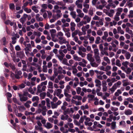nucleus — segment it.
Listing matches in <instances>:
<instances>
[{
    "instance_id": "f257e3e1",
    "label": "nucleus",
    "mask_w": 133,
    "mask_h": 133,
    "mask_svg": "<svg viewBox=\"0 0 133 133\" xmlns=\"http://www.w3.org/2000/svg\"><path fill=\"white\" fill-rule=\"evenodd\" d=\"M18 95L20 98V100L22 102L26 101L28 99V98L27 97L24 96L22 94L19 93Z\"/></svg>"
},
{
    "instance_id": "f03ea898",
    "label": "nucleus",
    "mask_w": 133,
    "mask_h": 133,
    "mask_svg": "<svg viewBox=\"0 0 133 133\" xmlns=\"http://www.w3.org/2000/svg\"><path fill=\"white\" fill-rule=\"evenodd\" d=\"M16 54L17 57H19L21 59L24 56V54L23 51L17 52Z\"/></svg>"
},
{
    "instance_id": "7ed1b4c3",
    "label": "nucleus",
    "mask_w": 133,
    "mask_h": 133,
    "mask_svg": "<svg viewBox=\"0 0 133 133\" xmlns=\"http://www.w3.org/2000/svg\"><path fill=\"white\" fill-rule=\"evenodd\" d=\"M95 82L96 83V86L98 87V88H100L101 86V81L99 80L98 79H96L95 80Z\"/></svg>"
},
{
    "instance_id": "20e7f679",
    "label": "nucleus",
    "mask_w": 133,
    "mask_h": 133,
    "mask_svg": "<svg viewBox=\"0 0 133 133\" xmlns=\"http://www.w3.org/2000/svg\"><path fill=\"white\" fill-rule=\"evenodd\" d=\"M39 16L40 15L39 14H37L36 15L35 18L36 20L38 22L42 21L43 20V19L42 17H39Z\"/></svg>"
},
{
    "instance_id": "39448f33",
    "label": "nucleus",
    "mask_w": 133,
    "mask_h": 133,
    "mask_svg": "<svg viewBox=\"0 0 133 133\" xmlns=\"http://www.w3.org/2000/svg\"><path fill=\"white\" fill-rule=\"evenodd\" d=\"M74 59L76 61H80L82 60V58L77 56L76 54L73 55Z\"/></svg>"
},
{
    "instance_id": "423d86ee",
    "label": "nucleus",
    "mask_w": 133,
    "mask_h": 133,
    "mask_svg": "<svg viewBox=\"0 0 133 133\" xmlns=\"http://www.w3.org/2000/svg\"><path fill=\"white\" fill-rule=\"evenodd\" d=\"M95 57L97 63L98 64L100 63L101 61V60L99 55L95 56Z\"/></svg>"
},
{
    "instance_id": "0eeeda50",
    "label": "nucleus",
    "mask_w": 133,
    "mask_h": 133,
    "mask_svg": "<svg viewBox=\"0 0 133 133\" xmlns=\"http://www.w3.org/2000/svg\"><path fill=\"white\" fill-rule=\"evenodd\" d=\"M132 111L130 109L126 110L124 112L125 114L127 115H130L132 114Z\"/></svg>"
},
{
    "instance_id": "6e6552de",
    "label": "nucleus",
    "mask_w": 133,
    "mask_h": 133,
    "mask_svg": "<svg viewBox=\"0 0 133 133\" xmlns=\"http://www.w3.org/2000/svg\"><path fill=\"white\" fill-rule=\"evenodd\" d=\"M63 64L66 65L68 66H71V65H70L68 63V60L66 58H64L63 61L62 62Z\"/></svg>"
},
{
    "instance_id": "1a4fd4ad",
    "label": "nucleus",
    "mask_w": 133,
    "mask_h": 133,
    "mask_svg": "<svg viewBox=\"0 0 133 133\" xmlns=\"http://www.w3.org/2000/svg\"><path fill=\"white\" fill-rule=\"evenodd\" d=\"M45 127L47 129H49L52 128V126L50 123L47 122L46 124V125L45 126Z\"/></svg>"
},
{
    "instance_id": "9d476101",
    "label": "nucleus",
    "mask_w": 133,
    "mask_h": 133,
    "mask_svg": "<svg viewBox=\"0 0 133 133\" xmlns=\"http://www.w3.org/2000/svg\"><path fill=\"white\" fill-rule=\"evenodd\" d=\"M92 55L90 54H88L87 55V59L90 62L91 61L92 58Z\"/></svg>"
},
{
    "instance_id": "9b49d317",
    "label": "nucleus",
    "mask_w": 133,
    "mask_h": 133,
    "mask_svg": "<svg viewBox=\"0 0 133 133\" xmlns=\"http://www.w3.org/2000/svg\"><path fill=\"white\" fill-rule=\"evenodd\" d=\"M51 107L52 109H55L57 107V105L56 103H54L53 102H51Z\"/></svg>"
},
{
    "instance_id": "f8f14e48",
    "label": "nucleus",
    "mask_w": 133,
    "mask_h": 133,
    "mask_svg": "<svg viewBox=\"0 0 133 133\" xmlns=\"http://www.w3.org/2000/svg\"><path fill=\"white\" fill-rule=\"evenodd\" d=\"M69 117V116L68 115H66L65 116H64L63 115L62 116L61 119V120H67Z\"/></svg>"
},
{
    "instance_id": "ddd939ff",
    "label": "nucleus",
    "mask_w": 133,
    "mask_h": 133,
    "mask_svg": "<svg viewBox=\"0 0 133 133\" xmlns=\"http://www.w3.org/2000/svg\"><path fill=\"white\" fill-rule=\"evenodd\" d=\"M70 113V111L69 108L67 109L63 112V114L64 115H66L68 114H69Z\"/></svg>"
},
{
    "instance_id": "4468645a",
    "label": "nucleus",
    "mask_w": 133,
    "mask_h": 133,
    "mask_svg": "<svg viewBox=\"0 0 133 133\" xmlns=\"http://www.w3.org/2000/svg\"><path fill=\"white\" fill-rule=\"evenodd\" d=\"M46 95V93L45 92H43L41 93L40 94V96L41 99H44Z\"/></svg>"
},
{
    "instance_id": "2eb2a0df",
    "label": "nucleus",
    "mask_w": 133,
    "mask_h": 133,
    "mask_svg": "<svg viewBox=\"0 0 133 133\" xmlns=\"http://www.w3.org/2000/svg\"><path fill=\"white\" fill-rule=\"evenodd\" d=\"M1 16L3 19L4 20H5L6 18V16L5 13L4 11H2V12L1 13Z\"/></svg>"
},
{
    "instance_id": "dca6fc26",
    "label": "nucleus",
    "mask_w": 133,
    "mask_h": 133,
    "mask_svg": "<svg viewBox=\"0 0 133 133\" xmlns=\"http://www.w3.org/2000/svg\"><path fill=\"white\" fill-rule=\"evenodd\" d=\"M111 129L114 130L116 128V122H112L111 124Z\"/></svg>"
},
{
    "instance_id": "f3484780",
    "label": "nucleus",
    "mask_w": 133,
    "mask_h": 133,
    "mask_svg": "<svg viewBox=\"0 0 133 133\" xmlns=\"http://www.w3.org/2000/svg\"><path fill=\"white\" fill-rule=\"evenodd\" d=\"M40 77H41V81H44L46 79V77L44 76V74H40L39 75Z\"/></svg>"
},
{
    "instance_id": "a211bd4d",
    "label": "nucleus",
    "mask_w": 133,
    "mask_h": 133,
    "mask_svg": "<svg viewBox=\"0 0 133 133\" xmlns=\"http://www.w3.org/2000/svg\"><path fill=\"white\" fill-rule=\"evenodd\" d=\"M78 31L79 30H75L74 32L72 33V37H74L76 35L78 34Z\"/></svg>"
},
{
    "instance_id": "6ab92c4d",
    "label": "nucleus",
    "mask_w": 133,
    "mask_h": 133,
    "mask_svg": "<svg viewBox=\"0 0 133 133\" xmlns=\"http://www.w3.org/2000/svg\"><path fill=\"white\" fill-rule=\"evenodd\" d=\"M76 12L75 11H72L70 13V15L72 16L73 18H75L76 17Z\"/></svg>"
},
{
    "instance_id": "aec40b11",
    "label": "nucleus",
    "mask_w": 133,
    "mask_h": 133,
    "mask_svg": "<svg viewBox=\"0 0 133 133\" xmlns=\"http://www.w3.org/2000/svg\"><path fill=\"white\" fill-rule=\"evenodd\" d=\"M58 70L57 72L59 74H61L62 73V71L63 70V68L61 66H59L58 68Z\"/></svg>"
},
{
    "instance_id": "412c9836",
    "label": "nucleus",
    "mask_w": 133,
    "mask_h": 133,
    "mask_svg": "<svg viewBox=\"0 0 133 133\" xmlns=\"http://www.w3.org/2000/svg\"><path fill=\"white\" fill-rule=\"evenodd\" d=\"M90 64L91 66L93 67H97L98 65V64L95 62H91Z\"/></svg>"
},
{
    "instance_id": "4be33fe9",
    "label": "nucleus",
    "mask_w": 133,
    "mask_h": 133,
    "mask_svg": "<svg viewBox=\"0 0 133 133\" xmlns=\"http://www.w3.org/2000/svg\"><path fill=\"white\" fill-rule=\"evenodd\" d=\"M42 85H41V84L38 85V86L37 88V92H38L40 93V92H42V90L41 89V87H42Z\"/></svg>"
},
{
    "instance_id": "5701e85b",
    "label": "nucleus",
    "mask_w": 133,
    "mask_h": 133,
    "mask_svg": "<svg viewBox=\"0 0 133 133\" xmlns=\"http://www.w3.org/2000/svg\"><path fill=\"white\" fill-rule=\"evenodd\" d=\"M10 9L12 10L15 9V6L14 4L13 3H10L9 5Z\"/></svg>"
},
{
    "instance_id": "b1692460",
    "label": "nucleus",
    "mask_w": 133,
    "mask_h": 133,
    "mask_svg": "<svg viewBox=\"0 0 133 133\" xmlns=\"http://www.w3.org/2000/svg\"><path fill=\"white\" fill-rule=\"evenodd\" d=\"M60 130L63 133H67L68 131L67 129L65 130L63 127H61L60 128Z\"/></svg>"
},
{
    "instance_id": "393cba45",
    "label": "nucleus",
    "mask_w": 133,
    "mask_h": 133,
    "mask_svg": "<svg viewBox=\"0 0 133 133\" xmlns=\"http://www.w3.org/2000/svg\"><path fill=\"white\" fill-rule=\"evenodd\" d=\"M99 50L98 49H95L94 50L95 56L99 55Z\"/></svg>"
},
{
    "instance_id": "a878e982",
    "label": "nucleus",
    "mask_w": 133,
    "mask_h": 133,
    "mask_svg": "<svg viewBox=\"0 0 133 133\" xmlns=\"http://www.w3.org/2000/svg\"><path fill=\"white\" fill-rule=\"evenodd\" d=\"M11 56L13 59V60L14 62H16V57L15 52H14L12 54V55H11Z\"/></svg>"
},
{
    "instance_id": "bb28decb",
    "label": "nucleus",
    "mask_w": 133,
    "mask_h": 133,
    "mask_svg": "<svg viewBox=\"0 0 133 133\" xmlns=\"http://www.w3.org/2000/svg\"><path fill=\"white\" fill-rule=\"evenodd\" d=\"M11 56L13 59V60L14 62H16V57L15 52H14L12 54V55H11Z\"/></svg>"
},
{
    "instance_id": "cd10ccee",
    "label": "nucleus",
    "mask_w": 133,
    "mask_h": 133,
    "mask_svg": "<svg viewBox=\"0 0 133 133\" xmlns=\"http://www.w3.org/2000/svg\"><path fill=\"white\" fill-rule=\"evenodd\" d=\"M32 9L36 13H37L39 12L38 10L36 9V7L35 6H32Z\"/></svg>"
},
{
    "instance_id": "c85d7f7f",
    "label": "nucleus",
    "mask_w": 133,
    "mask_h": 133,
    "mask_svg": "<svg viewBox=\"0 0 133 133\" xmlns=\"http://www.w3.org/2000/svg\"><path fill=\"white\" fill-rule=\"evenodd\" d=\"M126 81L127 80H124L122 82L123 83V86L124 87L126 86L127 85H129L130 84L128 82H124V81Z\"/></svg>"
},
{
    "instance_id": "c756f323",
    "label": "nucleus",
    "mask_w": 133,
    "mask_h": 133,
    "mask_svg": "<svg viewBox=\"0 0 133 133\" xmlns=\"http://www.w3.org/2000/svg\"><path fill=\"white\" fill-rule=\"evenodd\" d=\"M39 100V98L38 96H34L32 98V100L33 102L35 101H38Z\"/></svg>"
},
{
    "instance_id": "7c9ffc66",
    "label": "nucleus",
    "mask_w": 133,
    "mask_h": 133,
    "mask_svg": "<svg viewBox=\"0 0 133 133\" xmlns=\"http://www.w3.org/2000/svg\"><path fill=\"white\" fill-rule=\"evenodd\" d=\"M78 53L79 54L81 55V57H85L86 55V54L85 53H83L81 51H78Z\"/></svg>"
},
{
    "instance_id": "2f4dec72",
    "label": "nucleus",
    "mask_w": 133,
    "mask_h": 133,
    "mask_svg": "<svg viewBox=\"0 0 133 133\" xmlns=\"http://www.w3.org/2000/svg\"><path fill=\"white\" fill-rule=\"evenodd\" d=\"M100 39L101 38L99 37L98 36L97 37L95 41V43L97 44H98L99 43V41H100Z\"/></svg>"
},
{
    "instance_id": "473e14b6",
    "label": "nucleus",
    "mask_w": 133,
    "mask_h": 133,
    "mask_svg": "<svg viewBox=\"0 0 133 133\" xmlns=\"http://www.w3.org/2000/svg\"><path fill=\"white\" fill-rule=\"evenodd\" d=\"M1 41H2L3 42V45H5L6 44V38L5 37H3L2 39L1 40Z\"/></svg>"
},
{
    "instance_id": "72a5a7b5",
    "label": "nucleus",
    "mask_w": 133,
    "mask_h": 133,
    "mask_svg": "<svg viewBox=\"0 0 133 133\" xmlns=\"http://www.w3.org/2000/svg\"><path fill=\"white\" fill-rule=\"evenodd\" d=\"M126 58L127 59H129L131 56L130 54L129 53V52H127L125 55Z\"/></svg>"
},
{
    "instance_id": "f704fd0d",
    "label": "nucleus",
    "mask_w": 133,
    "mask_h": 133,
    "mask_svg": "<svg viewBox=\"0 0 133 133\" xmlns=\"http://www.w3.org/2000/svg\"><path fill=\"white\" fill-rule=\"evenodd\" d=\"M116 65L119 67L121 66V64L120 63V61L118 59L116 60Z\"/></svg>"
},
{
    "instance_id": "c9c22d12",
    "label": "nucleus",
    "mask_w": 133,
    "mask_h": 133,
    "mask_svg": "<svg viewBox=\"0 0 133 133\" xmlns=\"http://www.w3.org/2000/svg\"><path fill=\"white\" fill-rule=\"evenodd\" d=\"M9 66L11 68L13 71L15 70L16 68L14 65H12L11 63H10V65Z\"/></svg>"
},
{
    "instance_id": "e433bc0d",
    "label": "nucleus",
    "mask_w": 133,
    "mask_h": 133,
    "mask_svg": "<svg viewBox=\"0 0 133 133\" xmlns=\"http://www.w3.org/2000/svg\"><path fill=\"white\" fill-rule=\"evenodd\" d=\"M80 117L79 115L77 114L76 115H74L73 116V118L74 119H78Z\"/></svg>"
},
{
    "instance_id": "4c0bfd02",
    "label": "nucleus",
    "mask_w": 133,
    "mask_h": 133,
    "mask_svg": "<svg viewBox=\"0 0 133 133\" xmlns=\"http://www.w3.org/2000/svg\"><path fill=\"white\" fill-rule=\"evenodd\" d=\"M43 71L44 72H46L47 71V69L46 66L43 65Z\"/></svg>"
},
{
    "instance_id": "58836bf2",
    "label": "nucleus",
    "mask_w": 133,
    "mask_h": 133,
    "mask_svg": "<svg viewBox=\"0 0 133 133\" xmlns=\"http://www.w3.org/2000/svg\"><path fill=\"white\" fill-rule=\"evenodd\" d=\"M49 88L51 89H52L53 88V83L52 82L50 81L48 83Z\"/></svg>"
},
{
    "instance_id": "ea45409f",
    "label": "nucleus",
    "mask_w": 133,
    "mask_h": 133,
    "mask_svg": "<svg viewBox=\"0 0 133 133\" xmlns=\"http://www.w3.org/2000/svg\"><path fill=\"white\" fill-rule=\"evenodd\" d=\"M104 59L109 64L110 63V60L108 57H104Z\"/></svg>"
},
{
    "instance_id": "a19ab883",
    "label": "nucleus",
    "mask_w": 133,
    "mask_h": 133,
    "mask_svg": "<svg viewBox=\"0 0 133 133\" xmlns=\"http://www.w3.org/2000/svg\"><path fill=\"white\" fill-rule=\"evenodd\" d=\"M76 90L77 93L78 94H79L81 92V88L79 87H78L76 88Z\"/></svg>"
},
{
    "instance_id": "79ce46f5",
    "label": "nucleus",
    "mask_w": 133,
    "mask_h": 133,
    "mask_svg": "<svg viewBox=\"0 0 133 133\" xmlns=\"http://www.w3.org/2000/svg\"><path fill=\"white\" fill-rule=\"evenodd\" d=\"M24 114L26 116H28L30 115H32L33 113L31 112H29L28 111H26L25 112Z\"/></svg>"
},
{
    "instance_id": "37998d69",
    "label": "nucleus",
    "mask_w": 133,
    "mask_h": 133,
    "mask_svg": "<svg viewBox=\"0 0 133 133\" xmlns=\"http://www.w3.org/2000/svg\"><path fill=\"white\" fill-rule=\"evenodd\" d=\"M15 50L17 51H19L21 49L20 46L18 45L16 46L15 48Z\"/></svg>"
},
{
    "instance_id": "c03bdc74",
    "label": "nucleus",
    "mask_w": 133,
    "mask_h": 133,
    "mask_svg": "<svg viewBox=\"0 0 133 133\" xmlns=\"http://www.w3.org/2000/svg\"><path fill=\"white\" fill-rule=\"evenodd\" d=\"M50 31L51 32V36L52 37V34L55 33L56 31L55 29H52L51 30H50Z\"/></svg>"
},
{
    "instance_id": "a18cd8bd",
    "label": "nucleus",
    "mask_w": 133,
    "mask_h": 133,
    "mask_svg": "<svg viewBox=\"0 0 133 133\" xmlns=\"http://www.w3.org/2000/svg\"><path fill=\"white\" fill-rule=\"evenodd\" d=\"M24 10L28 13H30L31 11V10L30 9H28L27 8H25Z\"/></svg>"
},
{
    "instance_id": "49530a36",
    "label": "nucleus",
    "mask_w": 133,
    "mask_h": 133,
    "mask_svg": "<svg viewBox=\"0 0 133 133\" xmlns=\"http://www.w3.org/2000/svg\"><path fill=\"white\" fill-rule=\"evenodd\" d=\"M132 70L131 68H128L127 69V70L125 72L128 74H129L131 72Z\"/></svg>"
},
{
    "instance_id": "de8ad7c7",
    "label": "nucleus",
    "mask_w": 133,
    "mask_h": 133,
    "mask_svg": "<svg viewBox=\"0 0 133 133\" xmlns=\"http://www.w3.org/2000/svg\"><path fill=\"white\" fill-rule=\"evenodd\" d=\"M28 91L32 94H34L35 93L34 91H33L32 88L31 87H30Z\"/></svg>"
},
{
    "instance_id": "09e8293b",
    "label": "nucleus",
    "mask_w": 133,
    "mask_h": 133,
    "mask_svg": "<svg viewBox=\"0 0 133 133\" xmlns=\"http://www.w3.org/2000/svg\"><path fill=\"white\" fill-rule=\"evenodd\" d=\"M8 110L9 111L11 112H12V108H11V105L10 104L8 105Z\"/></svg>"
},
{
    "instance_id": "8fccbe9b",
    "label": "nucleus",
    "mask_w": 133,
    "mask_h": 133,
    "mask_svg": "<svg viewBox=\"0 0 133 133\" xmlns=\"http://www.w3.org/2000/svg\"><path fill=\"white\" fill-rule=\"evenodd\" d=\"M128 62L126 61L122 63V65H124L125 67H128L127 65L128 64Z\"/></svg>"
},
{
    "instance_id": "3c124183",
    "label": "nucleus",
    "mask_w": 133,
    "mask_h": 133,
    "mask_svg": "<svg viewBox=\"0 0 133 133\" xmlns=\"http://www.w3.org/2000/svg\"><path fill=\"white\" fill-rule=\"evenodd\" d=\"M18 108L19 110H25L26 108L23 106H18Z\"/></svg>"
},
{
    "instance_id": "603ef678",
    "label": "nucleus",
    "mask_w": 133,
    "mask_h": 133,
    "mask_svg": "<svg viewBox=\"0 0 133 133\" xmlns=\"http://www.w3.org/2000/svg\"><path fill=\"white\" fill-rule=\"evenodd\" d=\"M78 64L80 66H82L83 67H84L86 66V65L85 64L83 63L82 62H79Z\"/></svg>"
},
{
    "instance_id": "864d4df0",
    "label": "nucleus",
    "mask_w": 133,
    "mask_h": 133,
    "mask_svg": "<svg viewBox=\"0 0 133 133\" xmlns=\"http://www.w3.org/2000/svg\"><path fill=\"white\" fill-rule=\"evenodd\" d=\"M48 5L46 4H44L42 5V7L44 9H46Z\"/></svg>"
},
{
    "instance_id": "5fc2aeb1",
    "label": "nucleus",
    "mask_w": 133,
    "mask_h": 133,
    "mask_svg": "<svg viewBox=\"0 0 133 133\" xmlns=\"http://www.w3.org/2000/svg\"><path fill=\"white\" fill-rule=\"evenodd\" d=\"M26 19L23 18H21L20 19V22L22 24H23L25 21Z\"/></svg>"
},
{
    "instance_id": "6e6d98bb",
    "label": "nucleus",
    "mask_w": 133,
    "mask_h": 133,
    "mask_svg": "<svg viewBox=\"0 0 133 133\" xmlns=\"http://www.w3.org/2000/svg\"><path fill=\"white\" fill-rule=\"evenodd\" d=\"M88 14L89 15L92 16L93 14V10L92 9H90L88 12Z\"/></svg>"
},
{
    "instance_id": "4d7b16f0",
    "label": "nucleus",
    "mask_w": 133,
    "mask_h": 133,
    "mask_svg": "<svg viewBox=\"0 0 133 133\" xmlns=\"http://www.w3.org/2000/svg\"><path fill=\"white\" fill-rule=\"evenodd\" d=\"M66 46L67 47L68 50H70L71 49L70 45L69 44V42H67Z\"/></svg>"
},
{
    "instance_id": "13d9d810",
    "label": "nucleus",
    "mask_w": 133,
    "mask_h": 133,
    "mask_svg": "<svg viewBox=\"0 0 133 133\" xmlns=\"http://www.w3.org/2000/svg\"><path fill=\"white\" fill-rule=\"evenodd\" d=\"M47 12L48 13V17L49 18H50L52 16V14L51 12L50 11H47Z\"/></svg>"
},
{
    "instance_id": "bf43d9fd",
    "label": "nucleus",
    "mask_w": 133,
    "mask_h": 133,
    "mask_svg": "<svg viewBox=\"0 0 133 133\" xmlns=\"http://www.w3.org/2000/svg\"><path fill=\"white\" fill-rule=\"evenodd\" d=\"M97 34L99 36H101L103 34L102 31L101 30H98L97 32Z\"/></svg>"
},
{
    "instance_id": "052dcab7",
    "label": "nucleus",
    "mask_w": 133,
    "mask_h": 133,
    "mask_svg": "<svg viewBox=\"0 0 133 133\" xmlns=\"http://www.w3.org/2000/svg\"><path fill=\"white\" fill-rule=\"evenodd\" d=\"M74 6L73 5V6H70L68 7V9L71 11H72L74 10Z\"/></svg>"
},
{
    "instance_id": "680f3d73",
    "label": "nucleus",
    "mask_w": 133,
    "mask_h": 133,
    "mask_svg": "<svg viewBox=\"0 0 133 133\" xmlns=\"http://www.w3.org/2000/svg\"><path fill=\"white\" fill-rule=\"evenodd\" d=\"M74 123L75 124L78 126H79L80 124V123L79 122H78L77 120H74Z\"/></svg>"
},
{
    "instance_id": "e2e57ef3",
    "label": "nucleus",
    "mask_w": 133,
    "mask_h": 133,
    "mask_svg": "<svg viewBox=\"0 0 133 133\" xmlns=\"http://www.w3.org/2000/svg\"><path fill=\"white\" fill-rule=\"evenodd\" d=\"M10 49L11 51L13 52L14 50V48L13 45H12L11 43H10Z\"/></svg>"
},
{
    "instance_id": "0e129e2a",
    "label": "nucleus",
    "mask_w": 133,
    "mask_h": 133,
    "mask_svg": "<svg viewBox=\"0 0 133 133\" xmlns=\"http://www.w3.org/2000/svg\"><path fill=\"white\" fill-rule=\"evenodd\" d=\"M101 54L103 55H104V54H105L107 56H109V54L106 51H102L101 52Z\"/></svg>"
},
{
    "instance_id": "69168bd1",
    "label": "nucleus",
    "mask_w": 133,
    "mask_h": 133,
    "mask_svg": "<svg viewBox=\"0 0 133 133\" xmlns=\"http://www.w3.org/2000/svg\"><path fill=\"white\" fill-rule=\"evenodd\" d=\"M64 95L66 97H68L69 98H70L71 97V95L69 94L68 93H65V92H64Z\"/></svg>"
},
{
    "instance_id": "338daca9",
    "label": "nucleus",
    "mask_w": 133,
    "mask_h": 133,
    "mask_svg": "<svg viewBox=\"0 0 133 133\" xmlns=\"http://www.w3.org/2000/svg\"><path fill=\"white\" fill-rule=\"evenodd\" d=\"M64 77V76L62 74L60 75H59L57 77L58 79L60 80L61 79L63 78Z\"/></svg>"
},
{
    "instance_id": "774afa93",
    "label": "nucleus",
    "mask_w": 133,
    "mask_h": 133,
    "mask_svg": "<svg viewBox=\"0 0 133 133\" xmlns=\"http://www.w3.org/2000/svg\"><path fill=\"white\" fill-rule=\"evenodd\" d=\"M127 100L129 101L130 103H133V99L130 97L127 98Z\"/></svg>"
}]
</instances>
